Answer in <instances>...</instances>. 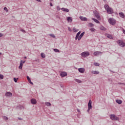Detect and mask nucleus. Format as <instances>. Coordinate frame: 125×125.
<instances>
[{
    "mask_svg": "<svg viewBox=\"0 0 125 125\" xmlns=\"http://www.w3.org/2000/svg\"><path fill=\"white\" fill-rule=\"evenodd\" d=\"M28 83H30V84H34V83H33V82H32V81H31V79L30 80H29Z\"/></svg>",
    "mask_w": 125,
    "mask_h": 125,
    "instance_id": "obj_37",
    "label": "nucleus"
},
{
    "mask_svg": "<svg viewBox=\"0 0 125 125\" xmlns=\"http://www.w3.org/2000/svg\"><path fill=\"white\" fill-rule=\"evenodd\" d=\"M109 117L111 120H112V121H119V118L116 116L115 114H111L110 115Z\"/></svg>",
    "mask_w": 125,
    "mask_h": 125,
    "instance_id": "obj_4",
    "label": "nucleus"
},
{
    "mask_svg": "<svg viewBox=\"0 0 125 125\" xmlns=\"http://www.w3.org/2000/svg\"><path fill=\"white\" fill-rule=\"evenodd\" d=\"M3 36V35L2 33H0V38H1V37H2Z\"/></svg>",
    "mask_w": 125,
    "mask_h": 125,
    "instance_id": "obj_44",
    "label": "nucleus"
},
{
    "mask_svg": "<svg viewBox=\"0 0 125 125\" xmlns=\"http://www.w3.org/2000/svg\"><path fill=\"white\" fill-rule=\"evenodd\" d=\"M100 30H101L102 31H106V28L104 27V26H103V25H101L100 27Z\"/></svg>",
    "mask_w": 125,
    "mask_h": 125,
    "instance_id": "obj_22",
    "label": "nucleus"
},
{
    "mask_svg": "<svg viewBox=\"0 0 125 125\" xmlns=\"http://www.w3.org/2000/svg\"><path fill=\"white\" fill-rule=\"evenodd\" d=\"M112 73H115V72H113V71H112Z\"/></svg>",
    "mask_w": 125,
    "mask_h": 125,
    "instance_id": "obj_55",
    "label": "nucleus"
},
{
    "mask_svg": "<svg viewBox=\"0 0 125 125\" xmlns=\"http://www.w3.org/2000/svg\"><path fill=\"white\" fill-rule=\"evenodd\" d=\"M49 36L50 37H52V38H55V35H54V34H50Z\"/></svg>",
    "mask_w": 125,
    "mask_h": 125,
    "instance_id": "obj_36",
    "label": "nucleus"
},
{
    "mask_svg": "<svg viewBox=\"0 0 125 125\" xmlns=\"http://www.w3.org/2000/svg\"><path fill=\"white\" fill-rule=\"evenodd\" d=\"M92 101H91V100H89V102L88 103V108H89V110H91V109H92Z\"/></svg>",
    "mask_w": 125,
    "mask_h": 125,
    "instance_id": "obj_6",
    "label": "nucleus"
},
{
    "mask_svg": "<svg viewBox=\"0 0 125 125\" xmlns=\"http://www.w3.org/2000/svg\"><path fill=\"white\" fill-rule=\"evenodd\" d=\"M37 1H38V2H42V0H36Z\"/></svg>",
    "mask_w": 125,
    "mask_h": 125,
    "instance_id": "obj_46",
    "label": "nucleus"
},
{
    "mask_svg": "<svg viewBox=\"0 0 125 125\" xmlns=\"http://www.w3.org/2000/svg\"><path fill=\"white\" fill-rule=\"evenodd\" d=\"M104 0V1H105V0Z\"/></svg>",
    "mask_w": 125,
    "mask_h": 125,
    "instance_id": "obj_56",
    "label": "nucleus"
},
{
    "mask_svg": "<svg viewBox=\"0 0 125 125\" xmlns=\"http://www.w3.org/2000/svg\"><path fill=\"white\" fill-rule=\"evenodd\" d=\"M21 32H22V33H25L26 32V31H25V30H24L23 29H21Z\"/></svg>",
    "mask_w": 125,
    "mask_h": 125,
    "instance_id": "obj_43",
    "label": "nucleus"
},
{
    "mask_svg": "<svg viewBox=\"0 0 125 125\" xmlns=\"http://www.w3.org/2000/svg\"><path fill=\"white\" fill-rule=\"evenodd\" d=\"M17 80H18V78H17V79H16L15 78H14V81L15 83L17 82Z\"/></svg>",
    "mask_w": 125,
    "mask_h": 125,
    "instance_id": "obj_39",
    "label": "nucleus"
},
{
    "mask_svg": "<svg viewBox=\"0 0 125 125\" xmlns=\"http://www.w3.org/2000/svg\"><path fill=\"white\" fill-rule=\"evenodd\" d=\"M117 43L119 44V46H121V47H125V43L122 40H118L117 41Z\"/></svg>",
    "mask_w": 125,
    "mask_h": 125,
    "instance_id": "obj_3",
    "label": "nucleus"
},
{
    "mask_svg": "<svg viewBox=\"0 0 125 125\" xmlns=\"http://www.w3.org/2000/svg\"><path fill=\"white\" fill-rule=\"evenodd\" d=\"M108 22L111 25H115V24H116V20H115V19L113 18H110L108 19Z\"/></svg>",
    "mask_w": 125,
    "mask_h": 125,
    "instance_id": "obj_5",
    "label": "nucleus"
},
{
    "mask_svg": "<svg viewBox=\"0 0 125 125\" xmlns=\"http://www.w3.org/2000/svg\"><path fill=\"white\" fill-rule=\"evenodd\" d=\"M17 109H20V110H23L24 106L23 105H18L17 106Z\"/></svg>",
    "mask_w": 125,
    "mask_h": 125,
    "instance_id": "obj_18",
    "label": "nucleus"
},
{
    "mask_svg": "<svg viewBox=\"0 0 125 125\" xmlns=\"http://www.w3.org/2000/svg\"><path fill=\"white\" fill-rule=\"evenodd\" d=\"M5 96L11 97V96H12V93H11L10 92H7L5 93Z\"/></svg>",
    "mask_w": 125,
    "mask_h": 125,
    "instance_id": "obj_7",
    "label": "nucleus"
},
{
    "mask_svg": "<svg viewBox=\"0 0 125 125\" xmlns=\"http://www.w3.org/2000/svg\"><path fill=\"white\" fill-rule=\"evenodd\" d=\"M2 53L1 52H0V55H1Z\"/></svg>",
    "mask_w": 125,
    "mask_h": 125,
    "instance_id": "obj_53",
    "label": "nucleus"
},
{
    "mask_svg": "<svg viewBox=\"0 0 125 125\" xmlns=\"http://www.w3.org/2000/svg\"><path fill=\"white\" fill-rule=\"evenodd\" d=\"M41 56L42 58H45V55H44V54H43V53H42Z\"/></svg>",
    "mask_w": 125,
    "mask_h": 125,
    "instance_id": "obj_26",
    "label": "nucleus"
},
{
    "mask_svg": "<svg viewBox=\"0 0 125 125\" xmlns=\"http://www.w3.org/2000/svg\"><path fill=\"white\" fill-rule=\"evenodd\" d=\"M54 51L55 52H60L59 50L58 49H56V48L54 49Z\"/></svg>",
    "mask_w": 125,
    "mask_h": 125,
    "instance_id": "obj_32",
    "label": "nucleus"
},
{
    "mask_svg": "<svg viewBox=\"0 0 125 125\" xmlns=\"http://www.w3.org/2000/svg\"><path fill=\"white\" fill-rule=\"evenodd\" d=\"M116 102L118 104H121L122 103V100H116Z\"/></svg>",
    "mask_w": 125,
    "mask_h": 125,
    "instance_id": "obj_23",
    "label": "nucleus"
},
{
    "mask_svg": "<svg viewBox=\"0 0 125 125\" xmlns=\"http://www.w3.org/2000/svg\"><path fill=\"white\" fill-rule=\"evenodd\" d=\"M61 10H62V11H63V12H69V9H67L66 8H62L61 9Z\"/></svg>",
    "mask_w": 125,
    "mask_h": 125,
    "instance_id": "obj_14",
    "label": "nucleus"
},
{
    "mask_svg": "<svg viewBox=\"0 0 125 125\" xmlns=\"http://www.w3.org/2000/svg\"><path fill=\"white\" fill-rule=\"evenodd\" d=\"M84 35V32H82L79 36V37L78 38V41H81V39L83 37Z\"/></svg>",
    "mask_w": 125,
    "mask_h": 125,
    "instance_id": "obj_10",
    "label": "nucleus"
},
{
    "mask_svg": "<svg viewBox=\"0 0 125 125\" xmlns=\"http://www.w3.org/2000/svg\"><path fill=\"white\" fill-rule=\"evenodd\" d=\"M89 111H90V109H89V108H88V109L87 110V112H89Z\"/></svg>",
    "mask_w": 125,
    "mask_h": 125,
    "instance_id": "obj_50",
    "label": "nucleus"
},
{
    "mask_svg": "<svg viewBox=\"0 0 125 125\" xmlns=\"http://www.w3.org/2000/svg\"><path fill=\"white\" fill-rule=\"evenodd\" d=\"M18 120H19L20 121H21L22 118L19 117V118H18Z\"/></svg>",
    "mask_w": 125,
    "mask_h": 125,
    "instance_id": "obj_48",
    "label": "nucleus"
},
{
    "mask_svg": "<svg viewBox=\"0 0 125 125\" xmlns=\"http://www.w3.org/2000/svg\"><path fill=\"white\" fill-rule=\"evenodd\" d=\"M24 59H27V57H24Z\"/></svg>",
    "mask_w": 125,
    "mask_h": 125,
    "instance_id": "obj_51",
    "label": "nucleus"
},
{
    "mask_svg": "<svg viewBox=\"0 0 125 125\" xmlns=\"http://www.w3.org/2000/svg\"><path fill=\"white\" fill-rule=\"evenodd\" d=\"M0 79H3V76L1 74H0Z\"/></svg>",
    "mask_w": 125,
    "mask_h": 125,
    "instance_id": "obj_41",
    "label": "nucleus"
},
{
    "mask_svg": "<svg viewBox=\"0 0 125 125\" xmlns=\"http://www.w3.org/2000/svg\"><path fill=\"white\" fill-rule=\"evenodd\" d=\"M89 53L88 51H85L82 52L81 55L82 57H83V58H85V57H87V56H89Z\"/></svg>",
    "mask_w": 125,
    "mask_h": 125,
    "instance_id": "obj_2",
    "label": "nucleus"
},
{
    "mask_svg": "<svg viewBox=\"0 0 125 125\" xmlns=\"http://www.w3.org/2000/svg\"><path fill=\"white\" fill-rule=\"evenodd\" d=\"M119 15L121 18H125V14H124V13L123 12L119 13Z\"/></svg>",
    "mask_w": 125,
    "mask_h": 125,
    "instance_id": "obj_17",
    "label": "nucleus"
},
{
    "mask_svg": "<svg viewBox=\"0 0 125 125\" xmlns=\"http://www.w3.org/2000/svg\"><path fill=\"white\" fill-rule=\"evenodd\" d=\"M61 77H66L67 76V73L62 72L61 73Z\"/></svg>",
    "mask_w": 125,
    "mask_h": 125,
    "instance_id": "obj_20",
    "label": "nucleus"
},
{
    "mask_svg": "<svg viewBox=\"0 0 125 125\" xmlns=\"http://www.w3.org/2000/svg\"><path fill=\"white\" fill-rule=\"evenodd\" d=\"M78 112H80V110L79 109H77Z\"/></svg>",
    "mask_w": 125,
    "mask_h": 125,
    "instance_id": "obj_52",
    "label": "nucleus"
},
{
    "mask_svg": "<svg viewBox=\"0 0 125 125\" xmlns=\"http://www.w3.org/2000/svg\"><path fill=\"white\" fill-rule=\"evenodd\" d=\"M26 78H27L28 82H29V81L31 80V78H30V77L27 76Z\"/></svg>",
    "mask_w": 125,
    "mask_h": 125,
    "instance_id": "obj_40",
    "label": "nucleus"
},
{
    "mask_svg": "<svg viewBox=\"0 0 125 125\" xmlns=\"http://www.w3.org/2000/svg\"><path fill=\"white\" fill-rule=\"evenodd\" d=\"M100 53H102V52L97 51L94 53V56H98Z\"/></svg>",
    "mask_w": 125,
    "mask_h": 125,
    "instance_id": "obj_13",
    "label": "nucleus"
},
{
    "mask_svg": "<svg viewBox=\"0 0 125 125\" xmlns=\"http://www.w3.org/2000/svg\"><path fill=\"white\" fill-rule=\"evenodd\" d=\"M92 74H93L94 75H98L99 74V71H96V70H92L91 71Z\"/></svg>",
    "mask_w": 125,
    "mask_h": 125,
    "instance_id": "obj_15",
    "label": "nucleus"
},
{
    "mask_svg": "<svg viewBox=\"0 0 125 125\" xmlns=\"http://www.w3.org/2000/svg\"><path fill=\"white\" fill-rule=\"evenodd\" d=\"M118 84H124V85H125V83H121V82L118 83Z\"/></svg>",
    "mask_w": 125,
    "mask_h": 125,
    "instance_id": "obj_42",
    "label": "nucleus"
},
{
    "mask_svg": "<svg viewBox=\"0 0 125 125\" xmlns=\"http://www.w3.org/2000/svg\"><path fill=\"white\" fill-rule=\"evenodd\" d=\"M78 71L80 73H84V68H79Z\"/></svg>",
    "mask_w": 125,
    "mask_h": 125,
    "instance_id": "obj_16",
    "label": "nucleus"
},
{
    "mask_svg": "<svg viewBox=\"0 0 125 125\" xmlns=\"http://www.w3.org/2000/svg\"><path fill=\"white\" fill-rule=\"evenodd\" d=\"M94 66H99L100 64L98 62H94Z\"/></svg>",
    "mask_w": 125,
    "mask_h": 125,
    "instance_id": "obj_30",
    "label": "nucleus"
},
{
    "mask_svg": "<svg viewBox=\"0 0 125 125\" xmlns=\"http://www.w3.org/2000/svg\"><path fill=\"white\" fill-rule=\"evenodd\" d=\"M92 20H93V21L96 23H97V24H99V23H100V21H98L97 19L92 18Z\"/></svg>",
    "mask_w": 125,
    "mask_h": 125,
    "instance_id": "obj_21",
    "label": "nucleus"
},
{
    "mask_svg": "<svg viewBox=\"0 0 125 125\" xmlns=\"http://www.w3.org/2000/svg\"><path fill=\"white\" fill-rule=\"evenodd\" d=\"M67 21H68V22H69L70 23H72V22H73V19L71 17H68L67 18Z\"/></svg>",
    "mask_w": 125,
    "mask_h": 125,
    "instance_id": "obj_11",
    "label": "nucleus"
},
{
    "mask_svg": "<svg viewBox=\"0 0 125 125\" xmlns=\"http://www.w3.org/2000/svg\"><path fill=\"white\" fill-rule=\"evenodd\" d=\"M90 31H91L92 33H93V32H94V31H95V29L94 28H90Z\"/></svg>",
    "mask_w": 125,
    "mask_h": 125,
    "instance_id": "obj_33",
    "label": "nucleus"
},
{
    "mask_svg": "<svg viewBox=\"0 0 125 125\" xmlns=\"http://www.w3.org/2000/svg\"><path fill=\"white\" fill-rule=\"evenodd\" d=\"M51 0V1H53V0Z\"/></svg>",
    "mask_w": 125,
    "mask_h": 125,
    "instance_id": "obj_54",
    "label": "nucleus"
},
{
    "mask_svg": "<svg viewBox=\"0 0 125 125\" xmlns=\"http://www.w3.org/2000/svg\"><path fill=\"white\" fill-rule=\"evenodd\" d=\"M81 31L78 32L76 36L75 37V40L76 41H77V40H78V39H79V37H80V35H81Z\"/></svg>",
    "mask_w": 125,
    "mask_h": 125,
    "instance_id": "obj_12",
    "label": "nucleus"
},
{
    "mask_svg": "<svg viewBox=\"0 0 125 125\" xmlns=\"http://www.w3.org/2000/svg\"><path fill=\"white\" fill-rule=\"evenodd\" d=\"M75 82H76V83H82V81L79 79H75Z\"/></svg>",
    "mask_w": 125,
    "mask_h": 125,
    "instance_id": "obj_24",
    "label": "nucleus"
},
{
    "mask_svg": "<svg viewBox=\"0 0 125 125\" xmlns=\"http://www.w3.org/2000/svg\"><path fill=\"white\" fill-rule=\"evenodd\" d=\"M80 19L82 21H86L87 20V18H86V17H83V16H80Z\"/></svg>",
    "mask_w": 125,
    "mask_h": 125,
    "instance_id": "obj_9",
    "label": "nucleus"
},
{
    "mask_svg": "<svg viewBox=\"0 0 125 125\" xmlns=\"http://www.w3.org/2000/svg\"><path fill=\"white\" fill-rule=\"evenodd\" d=\"M107 38L108 39H112L113 37H112V36L110 34H108L107 36Z\"/></svg>",
    "mask_w": 125,
    "mask_h": 125,
    "instance_id": "obj_31",
    "label": "nucleus"
},
{
    "mask_svg": "<svg viewBox=\"0 0 125 125\" xmlns=\"http://www.w3.org/2000/svg\"><path fill=\"white\" fill-rule=\"evenodd\" d=\"M104 8H105V10H106V11H107V13H108V14H113V13H114V10H113V9L112 8H110V7H109V5H105Z\"/></svg>",
    "mask_w": 125,
    "mask_h": 125,
    "instance_id": "obj_1",
    "label": "nucleus"
},
{
    "mask_svg": "<svg viewBox=\"0 0 125 125\" xmlns=\"http://www.w3.org/2000/svg\"><path fill=\"white\" fill-rule=\"evenodd\" d=\"M45 105H46V106H51V104L49 102H46Z\"/></svg>",
    "mask_w": 125,
    "mask_h": 125,
    "instance_id": "obj_27",
    "label": "nucleus"
},
{
    "mask_svg": "<svg viewBox=\"0 0 125 125\" xmlns=\"http://www.w3.org/2000/svg\"><path fill=\"white\" fill-rule=\"evenodd\" d=\"M96 17L97 18L98 20H100V15H98V14H96Z\"/></svg>",
    "mask_w": 125,
    "mask_h": 125,
    "instance_id": "obj_25",
    "label": "nucleus"
},
{
    "mask_svg": "<svg viewBox=\"0 0 125 125\" xmlns=\"http://www.w3.org/2000/svg\"><path fill=\"white\" fill-rule=\"evenodd\" d=\"M50 6H53V4L51 2L50 3Z\"/></svg>",
    "mask_w": 125,
    "mask_h": 125,
    "instance_id": "obj_45",
    "label": "nucleus"
},
{
    "mask_svg": "<svg viewBox=\"0 0 125 125\" xmlns=\"http://www.w3.org/2000/svg\"><path fill=\"white\" fill-rule=\"evenodd\" d=\"M31 104L35 105V104H37V100H36V99H32L31 100Z\"/></svg>",
    "mask_w": 125,
    "mask_h": 125,
    "instance_id": "obj_8",
    "label": "nucleus"
},
{
    "mask_svg": "<svg viewBox=\"0 0 125 125\" xmlns=\"http://www.w3.org/2000/svg\"><path fill=\"white\" fill-rule=\"evenodd\" d=\"M123 32L125 34V29H123Z\"/></svg>",
    "mask_w": 125,
    "mask_h": 125,
    "instance_id": "obj_47",
    "label": "nucleus"
},
{
    "mask_svg": "<svg viewBox=\"0 0 125 125\" xmlns=\"http://www.w3.org/2000/svg\"><path fill=\"white\" fill-rule=\"evenodd\" d=\"M22 61H21L20 64V66L19 67V69H20L21 70H22V68H23V63H22Z\"/></svg>",
    "mask_w": 125,
    "mask_h": 125,
    "instance_id": "obj_19",
    "label": "nucleus"
},
{
    "mask_svg": "<svg viewBox=\"0 0 125 125\" xmlns=\"http://www.w3.org/2000/svg\"><path fill=\"white\" fill-rule=\"evenodd\" d=\"M73 31L74 32V33H77L79 31V29H77L75 28H73Z\"/></svg>",
    "mask_w": 125,
    "mask_h": 125,
    "instance_id": "obj_29",
    "label": "nucleus"
},
{
    "mask_svg": "<svg viewBox=\"0 0 125 125\" xmlns=\"http://www.w3.org/2000/svg\"><path fill=\"white\" fill-rule=\"evenodd\" d=\"M3 119L7 121V120H8V118L6 116H3Z\"/></svg>",
    "mask_w": 125,
    "mask_h": 125,
    "instance_id": "obj_35",
    "label": "nucleus"
},
{
    "mask_svg": "<svg viewBox=\"0 0 125 125\" xmlns=\"http://www.w3.org/2000/svg\"><path fill=\"white\" fill-rule=\"evenodd\" d=\"M4 10L6 11V12H8V10L7 9V8L6 7H4Z\"/></svg>",
    "mask_w": 125,
    "mask_h": 125,
    "instance_id": "obj_34",
    "label": "nucleus"
},
{
    "mask_svg": "<svg viewBox=\"0 0 125 125\" xmlns=\"http://www.w3.org/2000/svg\"><path fill=\"white\" fill-rule=\"evenodd\" d=\"M57 10L59 11L60 10V9H61V8H60V7L59 6H57Z\"/></svg>",
    "mask_w": 125,
    "mask_h": 125,
    "instance_id": "obj_38",
    "label": "nucleus"
},
{
    "mask_svg": "<svg viewBox=\"0 0 125 125\" xmlns=\"http://www.w3.org/2000/svg\"><path fill=\"white\" fill-rule=\"evenodd\" d=\"M89 27H93L94 26V24H93L92 23H88Z\"/></svg>",
    "mask_w": 125,
    "mask_h": 125,
    "instance_id": "obj_28",
    "label": "nucleus"
},
{
    "mask_svg": "<svg viewBox=\"0 0 125 125\" xmlns=\"http://www.w3.org/2000/svg\"><path fill=\"white\" fill-rule=\"evenodd\" d=\"M22 61V64H24V63H25V62H26V61Z\"/></svg>",
    "mask_w": 125,
    "mask_h": 125,
    "instance_id": "obj_49",
    "label": "nucleus"
}]
</instances>
